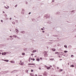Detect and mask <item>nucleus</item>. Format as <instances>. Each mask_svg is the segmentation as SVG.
Segmentation results:
<instances>
[{"mask_svg":"<svg viewBox=\"0 0 76 76\" xmlns=\"http://www.w3.org/2000/svg\"><path fill=\"white\" fill-rule=\"evenodd\" d=\"M25 12V10H22V11H21V13H22L23 14H24V13Z\"/></svg>","mask_w":76,"mask_h":76,"instance_id":"obj_1","label":"nucleus"},{"mask_svg":"<svg viewBox=\"0 0 76 76\" xmlns=\"http://www.w3.org/2000/svg\"><path fill=\"white\" fill-rule=\"evenodd\" d=\"M2 60L3 61H6V62H8V61H9V60H7L2 59Z\"/></svg>","mask_w":76,"mask_h":76,"instance_id":"obj_2","label":"nucleus"},{"mask_svg":"<svg viewBox=\"0 0 76 76\" xmlns=\"http://www.w3.org/2000/svg\"><path fill=\"white\" fill-rule=\"evenodd\" d=\"M15 31L16 32H17V33H18L19 32V30L17 28H15Z\"/></svg>","mask_w":76,"mask_h":76,"instance_id":"obj_3","label":"nucleus"},{"mask_svg":"<svg viewBox=\"0 0 76 76\" xmlns=\"http://www.w3.org/2000/svg\"><path fill=\"white\" fill-rule=\"evenodd\" d=\"M25 31H21L20 32V33H22V34H25Z\"/></svg>","mask_w":76,"mask_h":76,"instance_id":"obj_4","label":"nucleus"},{"mask_svg":"<svg viewBox=\"0 0 76 76\" xmlns=\"http://www.w3.org/2000/svg\"><path fill=\"white\" fill-rule=\"evenodd\" d=\"M19 64H20V65H22V64H23V62L20 63Z\"/></svg>","mask_w":76,"mask_h":76,"instance_id":"obj_5","label":"nucleus"},{"mask_svg":"<svg viewBox=\"0 0 76 76\" xmlns=\"http://www.w3.org/2000/svg\"><path fill=\"white\" fill-rule=\"evenodd\" d=\"M15 71H17V70H14L13 71H12L11 72V73H15L14 72H15Z\"/></svg>","mask_w":76,"mask_h":76,"instance_id":"obj_6","label":"nucleus"},{"mask_svg":"<svg viewBox=\"0 0 76 76\" xmlns=\"http://www.w3.org/2000/svg\"><path fill=\"white\" fill-rule=\"evenodd\" d=\"M48 54H47V53H45L44 54V55L45 56V57H47V56Z\"/></svg>","mask_w":76,"mask_h":76,"instance_id":"obj_7","label":"nucleus"},{"mask_svg":"<svg viewBox=\"0 0 76 76\" xmlns=\"http://www.w3.org/2000/svg\"><path fill=\"white\" fill-rule=\"evenodd\" d=\"M43 75L45 76H47V74H46V72H45V73H44Z\"/></svg>","mask_w":76,"mask_h":76,"instance_id":"obj_8","label":"nucleus"},{"mask_svg":"<svg viewBox=\"0 0 76 76\" xmlns=\"http://www.w3.org/2000/svg\"><path fill=\"white\" fill-rule=\"evenodd\" d=\"M53 37H58V35H53Z\"/></svg>","mask_w":76,"mask_h":76,"instance_id":"obj_9","label":"nucleus"},{"mask_svg":"<svg viewBox=\"0 0 76 76\" xmlns=\"http://www.w3.org/2000/svg\"><path fill=\"white\" fill-rule=\"evenodd\" d=\"M11 63H15V61H10Z\"/></svg>","mask_w":76,"mask_h":76,"instance_id":"obj_10","label":"nucleus"},{"mask_svg":"<svg viewBox=\"0 0 76 76\" xmlns=\"http://www.w3.org/2000/svg\"><path fill=\"white\" fill-rule=\"evenodd\" d=\"M52 50L53 51H56V49L55 48H53L52 49Z\"/></svg>","mask_w":76,"mask_h":76,"instance_id":"obj_11","label":"nucleus"},{"mask_svg":"<svg viewBox=\"0 0 76 76\" xmlns=\"http://www.w3.org/2000/svg\"><path fill=\"white\" fill-rule=\"evenodd\" d=\"M17 37L16 35H13V37H15V38H16Z\"/></svg>","mask_w":76,"mask_h":76,"instance_id":"obj_12","label":"nucleus"},{"mask_svg":"<svg viewBox=\"0 0 76 76\" xmlns=\"http://www.w3.org/2000/svg\"><path fill=\"white\" fill-rule=\"evenodd\" d=\"M25 53H22V55H23V56L25 55Z\"/></svg>","mask_w":76,"mask_h":76,"instance_id":"obj_13","label":"nucleus"},{"mask_svg":"<svg viewBox=\"0 0 76 76\" xmlns=\"http://www.w3.org/2000/svg\"><path fill=\"white\" fill-rule=\"evenodd\" d=\"M47 69H48V70H49V69H50V67H48L47 68Z\"/></svg>","mask_w":76,"mask_h":76,"instance_id":"obj_14","label":"nucleus"},{"mask_svg":"<svg viewBox=\"0 0 76 76\" xmlns=\"http://www.w3.org/2000/svg\"><path fill=\"white\" fill-rule=\"evenodd\" d=\"M64 47H65V48H67V46L66 45H64Z\"/></svg>","mask_w":76,"mask_h":76,"instance_id":"obj_15","label":"nucleus"},{"mask_svg":"<svg viewBox=\"0 0 76 76\" xmlns=\"http://www.w3.org/2000/svg\"><path fill=\"white\" fill-rule=\"evenodd\" d=\"M70 67H74V65H71L70 66Z\"/></svg>","mask_w":76,"mask_h":76,"instance_id":"obj_16","label":"nucleus"},{"mask_svg":"<svg viewBox=\"0 0 76 76\" xmlns=\"http://www.w3.org/2000/svg\"><path fill=\"white\" fill-rule=\"evenodd\" d=\"M68 51H67L65 50L64 51V52L65 53H67Z\"/></svg>","mask_w":76,"mask_h":76,"instance_id":"obj_17","label":"nucleus"},{"mask_svg":"<svg viewBox=\"0 0 76 76\" xmlns=\"http://www.w3.org/2000/svg\"><path fill=\"white\" fill-rule=\"evenodd\" d=\"M37 61H39V59L38 58V59H37Z\"/></svg>","mask_w":76,"mask_h":76,"instance_id":"obj_18","label":"nucleus"},{"mask_svg":"<svg viewBox=\"0 0 76 76\" xmlns=\"http://www.w3.org/2000/svg\"><path fill=\"white\" fill-rule=\"evenodd\" d=\"M31 75L32 76H34V75L32 74H31Z\"/></svg>","mask_w":76,"mask_h":76,"instance_id":"obj_19","label":"nucleus"},{"mask_svg":"<svg viewBox=\"0 0 76 76\" xmlns=\"http://www.w3.org/2000/svg\"><path fill=\"white\" fill-rule=\"evenodd\" d=\"M31 72H34V70H33V69H31Z\"/></svg>","mask_w":76,"mask_h":76,"instance_id":"obj_20","label":"nucleus"},{"mask_svg":"<svg viewBox=\"0 0 76 76\" xmlns=\"http://www.w3.org/2000/svg\"><path fill=\"white\" fill-rule=\"evenodd\" d=\"M4 55H6V53L4 52Z\"/></svg>","mask_w":76,"mask_h":76,"instance_id":"obj_21","label":"nucleus"},{"mask_svg":"<svg viewBox=\"0 0 76 76\" xmlns=\"http://www.w3.org/2000/svg\"><path fill=\"white\" fill-rule=\"evenodd\" d=\"M33 10H35V8L34 7L33 8Z\"/></svg>","mask_w":76,"mask_h":76,"instance_id":"obj_22","label":"nucleus"},{"mask_svg":"<svg viewBox=\"0 0 76 76\" xmlns=\"http://www.w3.org/2000/svg\"><path fill=\"white\" fill-rule=\"evenodd\" d=\"M26 72H28V70H26Z\"/></svg>","mask_w":76,"mask_h":76,"instance_id":"obj_23","label":"nucleus"},{"mask_svg":"<svg viewBox=\"0 0 76 76\" xmlns=\"http://www.w3.org/2000/svg\"><path fill=\"white\" fill-rule=\"evenodd\" d=\"M69 47H70V48H71L72 47V46L70 45L69 46Z\"/></svg>","mask_w":76,"mask_h":76,"instance_id":"obj_24","label":"nucleus"},{"mask_svg":"<svg viewBox=\"0 0 76 76\" xmlns=\"http://www.w3.org/2000/svg\"><path fill=\"white\" fill-rule=\"evenodd\" d=\"M17 6H18V5L17 4V5H15V7H17Z\"/></svg>","mask_w":76,"mask_h":76,"instance_id":"obj_25","label":"nucleus"},{"mask_svg":"<svg viewBox=\"0 0 76 76\" xmlns=\"http://www.w3.org/2000/svg\"><path fill=\"white\" fill-rule=\"evenodd\" d=\"M75 12V10H72L71 11V12Z\"/></svg>","mask_w":76,"mask_h":76,"instance_id":"obj_26","label":"nucleus"},{"mask_svg":"<svg viewBox=\"0 0 76 76\" xmlns=\"http://www.w3.org/2000/svg\"><path fill=\"white\" fill-rule=\"evenodd\" d=\"M58 53V52H55V54H57Z\"/></svg>","mask_w":76,"mask_h":76,"instance_id":"obj_27","label":"nucleus"},{"mask_svg":"<svg viewBox=\"0 0 76 76\" xmlns=\"http://www.w3.org/2000/svg\"><path fill=\"white\" fill-rule=\"evenodd\" d=\"M31 65H35V64H31Z\"/></svg>","mask_w":76,"mask_h":76,"instance_id":"obj_28","label":"nucleus"},{"mask_svg":"<svg viewBox=\"0 0 76 76\" xmlns=\"http://www.w3.org/2000/svg\"><path fill=\"white\" fill-rule=\"evenodd\" d=\"M59 13H60V12H57V14H59Z\"/></svg>","mask_w":76,"mask_h":76,"instance_id":"obj_29","label":"nucleus"},{"mask_svg":"<svg viewBox=\"0 0 76 76\" xmlns=\"http://www.w3.org/2000/svg\"><path fill=\"white\" fill-rule=\"evenodd\" d=\"M39 70H41V68L39 67Z\"/></svg>","mask_w":76,"mask_h":76,"instance_id":"obj_30","label":"nucleus"},{"mask_svg":"<svg viewBox=\"0 0 76 76\" xmlns=\"http://www.w3.org/2000/svg\"><path fill=\"white\" fill-rule=\"evenodd\" d=\"M12 23H13V24H15V23L14 22H13Z\"/></svg>","mask_w":76,"mask_h":76,"instance_id":"obj_31","label":"nucleus"},{"mask_svg":"<svg viewBox=\"0 0 76 76\" xmlns=\"http://www.w3.org/2000/svg\"><path fill=\"white\" fill-rule=\"evenodd\" d=\"M2 55H4V53H3H3H2Z\"/></svg>","mask_w":76,"mask_h":76,"instance_id":"obj_32","label":"nucleus"},{"mask_svg":"<svg viewBox=\"0 0 76 76\" xmlns=\"http://www.w3.org/2000/svg\"><path fill=\"white\" fill-rule=\"evenodd\" d=\"M33 55H34V54L33 53H32L31 54V56H33Z\"/></svg>","mask_w":76,"mask_h":76,"instance_id":"obj_33","label":"nucleus"},{"mask_svg":"<svg viewBox=\"0 0 76 76\" xmlns=\"http://www.w3.org/2000/svg\"><path fill=\"white\" fill-rule=\"evenodd\" d=\"M49 43H50V44H53V42H50Z\"/></svg>","mask_w":76,"mask_h":76,"instance_id":"obj_34","label":"nucleus"},{"mask_svg":"<svg viewBox=\"0 0 76 76\" xmlns=\"http://www.w3.org/2000/svg\"><path fill=\"white\" fill-rule=\"evenodd\" d=\"M31 12H30L28 13V15H30V14H31Z\"/></svg>","mask_w":76,"mask_h":76,"instance_id":"obj_35","label":"nucleus"},{"mask_svg":"<svg viewBox=\"0 0 76 76\" xmlns=\"http://www.w3.org/2000/svg\"><path fill=\"white\" fill-rule=\"evenodd\" d=\"M12 36H10V38H12Z\"/></svg>","mask_w":76,"mask_h":76,"instance_id":"obj_36","label":"nucleus"},{"mask_svg":"<svg viewBox=\"0 0 76 76\" xmlns=\"http://www.w3.org/2000/svg\"><path fill=\"white\" fill-rule=\"evenodd\" d=\"M16 22L17 23H18V20H16Z\"/></svg>","mask_w":76,"mask_h":76,"instance_id":"obj_37","label":"nucleus"},{"mask_svg":"<svg viewBox=\"0 0 76 76\" xmlns=\"http://www.w3.org/2000/svg\"><path fill=\"white\" fill-rule=\"evenodd\" d=\"M41 30H44V29L43 28H41Z\"/></svg>","mask_w":76,"mask_h":76,"instance_id":"obj_38","label":"nucleus"},{"mask_svg":"<svg viewBox=\"0 0 76 76\" xmlns=\"http://www.w3.org/2000/svg\"><path fill=\"white\" fill-rule=\"evenodd\" d=\"M28 65H31V64H28Z\"/></svg>","mask_w":76,"mask_h":76,"instance_id":"obj_39","label":"nucleus"},{"mask_svg":"<svg viewBox=\"0 0 76 76\" xmlns=\"http://www.w3.org/2000/svg\"><path fill=\"white\" fill-rule=\"evenodd\" d=\"M71 56V57H74V56H73V55H72Z\"/></svg>","mask_w":76,"mask_h":76,"instance_id":"obj_40","label":"nucleus"},{"mask_svg":"<svg viewBox=\"0 0 76 76\" xmlns=\"http://www.w3.org/2000/svg\"><path fill=\"white\" fill-rule=\"evenodd\" d=\"M54 0H53L52 1V2H54Z\"/></svg>","mask_w":76,"mask_h":76,"instance_id":"obj_41","label":"nucleus"},{"mask_svg":"<svg viewBox=\"0 0 76 76\" xmlns=\"http://www.w3.org/2000/svg\"><path fill=\"white\" fill-rule=\"evenodd\" d=\"M33 61H35V59L34 58L33 59Z\"/></svg>","mask_w":76,"mask_h":76,"instance_id":"obj_42","label":"nucleus"},{"mask_svg":"<svg viewBox=\"0 0 76 76\" xmlns=\"http://www.w3.org/2000/svg\"><path fill=\"white\" fill-rule=\"evenodd\" d=\"M1 22H3V20H1Z\"/></svg>","mask_w":76,"mask_h":76,"instance_id":"obj_43","label":"nucleus"},{"mask_svg":"<svg viewBox=\"0 0 76 76\" xmlns=\"http://www.w3.org/2000/svg\"><path fill=\"white\" fill-rule=\"evenodd\" d=\"M60 71H63V69H60Z\"/></svg>","mask_w":76,"mask_h":76,"instance_id":"obj_44","label":"nucleus"},{"mask_svg":"<svg viewBox=\"0 0 76 76\" xmlns=\"http://www.w3.org/2000/svg\"><path fill=\"white\" fill-rule=\"evenodd\" d=\"M42 32H45V31H42Z\"/></svg>","mask_w":76,"mask_h":76,"instance_id":"obj_45","label":"nucleus"},{"mask_svg":"<svg viewBox=\"0 0 76 76\" xmlns=\"http://www.w3.org/2000/svg\"><path fill=\"white\" fill-rule=\"evenodd\" d=\"M10 20H12V18H10Z\"/></svg>","mask_w":76,"mask_h":76,"instance_id":"obj_46","label":"nucleus"},{"mask_svg":"<svg viewBox=\"0 0 76 76\" xmlns=\"http://www.w3.org/2000/svg\"><path fill=\"white\" fill-rule=\"evenodd\" d=\"M37 51V50H35V51H34V52H36Z\"/></svg>","mask_w":76,"mask_h":76,"instance_id":"obj_47","label":"nucleus"},{"mask_svg":"<svg viewBox=\"0 0 76 76\" xmlns=\"http://www.w3.org/2000/svg\"><path fill=\"white\" fill-rule=\"evenodd\" d=\"M5 8L6 9H8V8H7V7H5Z\"/></svg>","mask_w":76,"mask_h":76,"instance_id":"obj_48","label":"nucleus"},{"mask_svg":"<svg viewBox=\"0 0 76 76\" xmlns=\"http://www.w3.org/2000/svg\"><path fill=\"white\" fill-rule=\"evenodd\" d=\"M40 58V59H41V60H42V58Z\"/></svg>","mask_w":76,"mask_h":76,"instance_id":"obj_49","label":"nucleus"},{"mask_svg":"<svg viewBox=\"0 0 76 76\" xmlns=\"http://www.w3.org/2000/svg\"><path fill=\"white\" fill-rule=\"evenodd\" d=\"M31 60H33V59L32 58H31Z\"/></svg>","mask_w":76,"mask_h":76,"instance_id":"obj_50","label":"nucleus"},{"mask_svg":"<svg viewBox=\"0 0 76 76\" xmlns=\"http://www.w3.org/2000/svg\"><path fill=\"white\" fill-rule=\"evenodd\" d=\"M7 72V71H4V72Z\"/></svg>","mask_w":76,"mask_h":76,"instance_id":"obj_51","label":"nucleus"},{"mask_svg":"<svg viewBox=\"0 0 76 76\" xmlns=\"http://www.w3.org/2000/svg\"><path fill=\"white\" fill-rule=\"evenodd\" d=\"M60 60H62V59H60Z\"/></svg>","mask_w":76,"mask_h":76,"instance_id":"obj_52","label":"nucleus"},{"mask_svg":"<svg viewBox=\"0 0 76 76\" xmlns=\"http://www.w3.org/2000/svg\"><path fill=\"white\" fill-rule=\"evenodd\" d=\"M33 53H35V52H34V50L33 51Z\"/></svg>","mask_w":76,"mask_h":76,"instance_id":"obj_53","label":"nucleus"},{"mask_svg":"<svg viewBox=\"0 0 76 76\" xmlns=\"http://www.w3.org/2000/svg\"><path fill=\"white\" fill-rule=\"evenodd\" d=\"M3 13H5V12H4V11H3Z\"/></svg>","mask_w":76,"mask_h":76,"instance_id":"obj_54","label":"nucleus"},{"mask_svg":"<svg viewBox=\"0 0 76 76\" xmlns=\"http://www.w3.org/2000/svg\"><path fill=\"white\" fill-rule=\"evenodd\" d=\"M51 67H52V66H51V65H50V68Z\"/></svg>","mask_w":76,"mask_h":76,"instance_id":"obj_55","label":"nucleus"},{"mask_svg":"<svg viewBox=\"0 0 76 76\" xmlns=\"http://www.w3.org/2000/svg\"><path fill=\"white\" fill-rule=\"evenodd\" d=\"M57 39H59V38L58 37V38H57Z\"/></svg>","mask_w":76,"mask_h":76,"instance_id":"obj_56","label":"nucleus"},{"mask_svg":"<svg viewBox=\"0 0 76 76\" xmlns=\"http://www.w3.org/2000/svg\"><path fill=\"white\" fill-rule=\"evenodd\" d=\"M68 65H69V63H68Z\"/></svg>","mask_w":76,"mask_h":76,"instance_id":"obj_57","label":"nucleus"},{"mask_svg":"<svg viewBox=\"0 0 76 76\" xmlns=\"http://www.w3.org/2000/svg\"><path fill=\"white\" fill-rule=\"evenodd\" d=\"M57 69H59V68H58V67H57Z\"/></svg>","mask_w":76,"mask_h":76,"instance_id":"obj_58","label":"nucleus"},{"mask_svg":"<svg viewBox=\"0 0 76 76\" xmlns=\"http://www.w3.org/2000/svg\"><path fill=\"white\" fill-rule=\"evenodd\" d=\"M0 54H1V53L0 52Z\"/></svg>","mask_w":76,"mask_h":76,"instance_id":"obj_59","label":"nucleus"},{"mask_svg":"<svg viewBox=\"0 0 76 76\" xmlns=\"http://www.w3.org/2000/svg\"><path fill=\"white\" fill-rule=\"evenodd\" d=\"M35 57H37V56H35Z\"/></svg>","mask_w":76,"mask_h":76,"instance_id":"obj_60","label":"nucleus"},{"mask_svg":"<svg viewBox=\"0 0 76 76\" xmlns=\"http://www.w3.org/2000/svg\"><path fill=\"white\" fill-rule=\"evenodd\" d=\"M20 63H21V62H22V61H20Z\"/></svg>","mask_w":76,"mask_h":76,"instance_id":"obj_61","label":"nucleus"},{"mask_svg":"<svg viewBox=\"0 0 76 76\" xmlns=\"http://www.w3.org/2000/svg\"><path fill=\"white\" fill-rule=\"evenodd\" d=\"M7 16V15H5V16Z\"/></svg>","mask_w":76,"mask_h":76,"instance_id":"obj_62","label":"nucleus"},{"mask_svg":"<svg viewBox=\"0 0 76 76\" xmlns=\"http://www.w3.org/2000/svg\"><path fill=\"white\" fill-rule=\"evenodd\" d=\"M35 76H37V75H35Z\"/></svg>","mask_w":76,"mask_h":76,"instance_id":"obj_63","label":"nucleus"},{"mask_svg":"<svg viewBox=\"0 0 76 76\" xmlns=\"http://www.w3.org/2000/svg\"><path fill=\"white\" fill-rule=\"evenodd\" d=\"M39 76H42V75H39Z\"/></svg>","mask_w":76,"mask_h":76,"instance_id":"obj_64","label":"nucleus"}]
</instances>
